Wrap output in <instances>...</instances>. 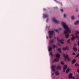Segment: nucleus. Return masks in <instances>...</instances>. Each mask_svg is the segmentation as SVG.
Here are the masks:
<instances>
[{
    "mask_svg": "<svg viewBox=\"0 0 79 79\" xmlns=\"http://www.w3.org/2000/svg\"><path fill=\"white\" fill-rule=\"evenodd\" d=\"M61 24L64 28L66 30L64 31V34L65 35V38H68V37H69V34H68V33H70V32H71V31H70L69 28V27H68V25L66 24V23L64 22H62Z\"/></svg>",
    "mask_w": 79,
    "mask_h": 79,
    "instance_id": "obj_1",
    "label": "nucleus"
},
{
    "mask_svg": "<svg viewBox=\"0 0 79 79\" xmlns=\"http://www.w3.org/2000/svg\"><path fill=\"white\" fill-rule=\"evenodd\" d=\"M77 34H79V31H76L75 33L76 37H73L71 38V40H74L75 39H76V38H79V36L77 35Z\"/></svg>",
    "mask_w": 79,
    "mask_h": 79,
    "instance_id": "obj_2",
    "label": "nucleus"
},
{
    "mask_svg": "<svg viewBox=\"0 0 79 79\" xmlns=\"http://www.w3.org/2000/svg\"><path fill=\"white\" fill-rule=\"evenodd\" d=\"M48 33L49 34V38L51 39V38L53 36V31H49Z\"/></svg>",
    "mask_w": 79,
    "mask_h": 79,
    "instance_id": "obj_3",
    "label": "nucleus"
},
{
    "mask_svg": "<svg viewBox=\"0 0 79 79\" xmlns=\"http://www.w3.org/2000/svg\"><path fill=\"white\" fill-rule=\"evenodd\" d=\"M63 56L64 58H66L67 59L68 61H69L71 60V58H68V55H65L63 53Z\"/></svg>",
    "mask_w": 79,
    "mask_h": 79,
    "instance_id": "obj_4",
    "label": "nucleus"
},
{
    "mask_svg": "<svg viewBox=\"0 0 79 79\" xmlns=\"http://www.w3.org/2000/svg\"><path fill=\"white\" fill-rule=\"evenodd\" d=\"M57 40L58 41V42H60L62 44H64V42H63V41H64V40L63 39H62L61 40L59 39L58 38H57Z\"/></svg>",
    "mask_w": 79,
    "mask_h": 79,
    "instance_id": "obj_5",
    "label": "nucleus"
},
{
    "mask_svg": "<svg viewBox=\"0 0 79 79\" xmlns=\"http://www.w3.org/2000/svg\"><path fill=\"white\" fill-rule=\"evenodd\" d=\"M55 68H56V65H52L51 66V69L52 71H55Z\"/></svg>",
    "mask_w": 79,
    "mask_h": 79,
    "instance_id": "obj_6",
    "label": "nucleus"
},
{
    "mask_svg": "<svg viewBox=\"0 0 79 79\" xmlns=\"http://www.w3.org/2000/svg\"><path fill=\"white\" fill-rule=\"evenodd\" d=\"M69 79H70V78H72L73 79H77V78H75L74 77H73V74L71 73H70L69 75Z\"/></svg>",
    "mask_w": 79,
    "mask_h": 79,
    "instance_id": "obj_7",
    "label": "nucleus"
},
{
    "mask_svg": "<svg viewBox=\"0 0 79 79\" xmlns=\"http://www.w3.org/2000/svg\"><path fill=\"white\" fill-rule=\"evenodd\" d=\"M67 65H64L63 67V73H64L66 71V69H67Z\"/></svg>",
    "mask_w": 79,
    "mask_h": 79,
    "instance_id": "obj_8",
    "label": "nucleus"
},
{
    "mask_svg": "<svg viewBox=\"0 0 79 79\" xmlns=\"http://www.w3.org/2000/svg\"><path fill=\"white\" fill-rule=\"evenodd\" d=\"M52 20L55 23H56L57 24H58V23H59V22L57 20H56V19H55V18H53L52 19Z\"/></svg>",
    "mask_w": 79,
    "mask_h": 79,
    "instance_id": "obj_9",
    "label": "nucleus"
},
{
    "mask_svg": "<svg viewBox=\"0 0 79 79\" xmlns=\"http://www.w3.org/2000/svg\"><path fill=\"white\" fill-rule=\"evenodd\" d=\"M62 49L63 50H69V47L67 46L65 48H63Z\"/></svg>",
    "mask_w": 79,
    "mask_h": 79,
    "instance_id": "obj_10",
    "label": "nucleus"
},
{
    "mask_svg": "<svg viewBox=\"0 0 79 79\" xmlns=\"http://www.w3.org/2000/svg\"><path fill=\"white\" fill-rule=\"evenodd\" d=\"M56 69L57 70H60V69H61V67L58 65L57 66Z\"/></svg>",
    "mask_w": 79,
    "mask_h": 79,
    "instance_id": "obj_11",
    "label": "nucleus"
},
{
    "mask_svg": "<svg viewBox=\"0 0 79 79\" xmlns=\"http://www.w3.org/2000/svg\"><path fill=\"white\" fill-rule=\"evenodd\" d=\"M59 61V59H55L54 60V63H55V62H58Z\"/></svg>",
    "mask_w": 79,
    "mask_h": 79,
    "instance_id": "obj_12",
    "label": "nucleus"
},
{
    "mask_svg": "<svg viewBox=\"0 0 79 79\" xmlns=\"http://www.w3.org/2000/svg\"><path fill=\"white\" fill-rule=\"evenodd\" d=\"M56 56L57 58H59L60 57V55L59 54H57L56 55Z\"/></svg>",
    "mask_w": 79,
    "mask_h": 79,
    "instance_id": "obj_13",
    "label": "nucleus"
},
{
    "mask_svg": "<svg viewBox=\"0 0 79 79\" xmlns=\"http://www.w3.org/2000/svg\"><path fill=\"white\" fill-rule=\"evenodd\" d=\"M52 47L54 49H55V48H57V46H56L55 45H52Z\"/></svg>",
    "mask_w": 79,
    "mask_h": 79,
    "instance_id": "obj_14",
    "label": "nucleus"
},
{
    "mask_svg": "<svg viewBox=\"0 0 79 79\" xmlns=\"http://www.w3.org/2000/svg\"><path fill=\"white\" fill-rule=\"evenodd\" d=\"M55 74L56 76H58L59 75V72L58 71L55 72Z\"/></svg>",
    "mask_w": 79,
    "mask_h": 79,
    "instance_id": "obj_15",
    "label": "nucleus"
},
{
    "mask_svg": "<svg viewBox=\"0 0 79 79\" xmlns=\"http://www.w3.org/2000/svg\"><path fill=\"white\" fill-rule=\"evenodd\" d=\"M79 23V21H78L75 22L74 24H75V25H77V24H78Z\"/></svg>",
    "mask_w": 79,
    "mask_h": 79,
    "instance_id": "obj_16",
    "label": "nucleus"
},
{
    "mask_svg": "<svg viewBox=\"0 0 79 79\" xmlns=\"http://www.w3.org/2000/svg\"><path fill=\"white\" fill-rule=\"evenodd\" d=\"M73 50L74 51H75V52H77V49L76 48L74 47L73 48Z\"/></svg>",
    "mask_w": 79,
    "mask_h": 79,
    "instance_id": "obj_17",
    "label": "nucleus"
},
{
    "mask_svg": "<svg viewBox=\"0 0 79 79\" xmlns=\"http://www.w3.org/2000/svg\"><path fill=\"white\" fill-rule=\"evenodd\" d=\"M57 51L59 52L60 53H61V49L60 48H58L57 49Z\"/></svg>",
    "mask_w": 79,
    "mask_h": 79,
    "instance_id": "obj_18",
    "label": "nucleus"
},
{
    "mask_svg": "<svg viewBox=\"0 0 79 79\" xmlns=\"http://www.w3.org/2000/svg\"><path fill=\"white\" fill-rule=\"evenodd\" d=\"M76 61V60L74 59L73 60H72V64H74V63Z\"/></svg>",
    "mask_w": 79,
    "mask_h": 79,
    "instance_id": "obj_19",
    "label": "nucleus"
},
{
    "mask_svg": "<svg viewBox=\"0 0 79 79\" xmlns=\"http://www.w3.org/2000/svg\"><path fill=\"white\" fill-rule=\"evenodd\" d=\"M52 50V48L49 47L48 48V51L50 52Z\"/></svg>",
    "mask_w": 79,
    "mask_h": 79,
    "instance_id": "obj_20",
    "label": "nucleus"
},
{
    "mask_svg": "<svg viewBox=\"0 0 79 79\" xmlns=\"http://www.w3.org/2000/svg\"><path fill=\"white\" fill-rule=\"evenodd\" d=\"M44 18H47L48 16V15H44Z\"/></svg>",
    "mask_w": 79,
    "mask_h": 79,
    "instance_id": "obj_21",
    "label": "nucleus"
},
{
    "mask_svg": "<svg viewBox=\"0 0 79 79\" xmlns=\"http://www.w3.org/2000/svg\"><path fill=\"white\" fill-rule=\"evenodd\" d=\"M53 42H54V40H50V43H53Z\"/></svg>",
    "mask_w": 79,
    "mask_h": 79,
    "instance_id": "obj_22",
    "label": "nucleus"
},
{
    "mask_svg": "<svg viewBox=\"0 0 79 79\" xmlns=\"http://www.w3.org/2000/svg\"><path fill=\"white\" fill-rule=\"evenodd\" d=\"M69 69H68L66 71V73H68V72H69Z\"/></svg>",
    "mask_w": 79,
    "mask_h": 79,
    "instance_id": "obj_23",
    "label": "nucleus"
},
{
    "mask_svg": "<svg viewBox=\"0 0 79 79\" xmlns=\"http://www.w3.org/2000/svg\"><path fill=\"white\" fill-rule=\"evenodd\" d=\"M75 66H77V67H78L79 66V64H75Z\"/></svg>",
    "mask_w": 79,
    "mask_h": 79,
    "instance_id": "obj_24",
    "label": "nucleus"
},
{
    "mask_svg": "<svg viewBox=\"0 0 79 79\" xmlns=\"http://www.w3.org/2000/svg\"><path fill=\"white\" fill-rule=\"evenodd\" d=\"M61 64H62V65H64V62H63V61H62L61 62Z\"/></svg>",
    "mask_w": 79,
    "mask_h": 79,
    "instance_id": "obj_25",
    "label": "nucleus"
},
{
    "mask_svg": "<svg viewBox=\"0 0 79 79\" xmlns=\"http://www.w3.org/2000/svg\"><path fill=\"white\" fill-rule=\"evenodd\" d=\"M75 18L74 17V16H72L71 17V19H74Z\"/></svg>",
    "mask_w": 79,
    "mask_h": 79,
    "instance_id": "obj_26",
    "label": "nucleus"
},
{
    "mask_svg": "<svg viewBox=\"0 0 79 79\" xmlns=\"http://www.w3.org/2000/svg\"><path fill=\"white\" fill-rule=\"evenodd\" d=\"M50 55L51 56H53V54H52V52H51L50 53Z\"/></svg>",
    "mask_w": 79,
    "mask_h": 79,
    "instance_id": "obj_27",
    "label": "nucleus"
},
{
    "mask_svg": "<svg viewBox=\"0 0 79 79\" xmlns=\"http://www.w3.org/2000/svg\"><path fill=\"white\" fill-rule=\"evenodd\" d=\"M55 31H56V32H58V30L57 29H56L55 30Z\"/></svg>",
    "mask_w": 79,
    "mask_h": 79,
    "instance_id": "obj_28",
    "label": "nucleus"
},
{
    "mask_svg": "<svg viewBox=\"0 0 79 79\" xmlns=\"http://www.w3.org/2000/svg\"><path fill=\"white\" fill-rule=\"evenodd\" d=\"M71 36H72L73 37H74V35H73V34H72L71 35Z\"/></svg>",
    "mask_w": 79,
    "mask_h": 79,
    "instance_id": "obj_29",
    "label": "nucleus"
},
{
    "mask_svg": "<svg viewBox=\"0 0 79 79\" xmlns=\"http://www.w3.org/2000/svg\"><path fill=\"white\" fill-rule=\"evenodd\" d=\"M77 45V44H75L74 45V46L75 47H76V46Z\"/></svg>",
    "mask_w": 79,
    "mask_h": 79,
    "instance_id": "obj_30",
    "label": "nucleus"
},
{
    "mask_svg": "<svg viewBox=\"0 0 79 79\" xmlns=\"http://www.w3.org/2000/svg\"><path fill=\"white\" fill-rule=\"evenodd\" d=\"M70 41V39H69L68 40H67V42H69Z\"/></svg>",
    "mask_w": 79,
    "mask_h": 79,
    "instance_id": "obj_31",
    "label": "nucleus"
},
{
    "mask_svg": "<svg viewBox=\"0 0 79 79\" xmlns=\"http://www.w3.org/2000/svg\"><path fill=\"white\" fill-rule=\"evenodd\" d=\"M60 10L62 12L63 11V9H60Z\"/></svg>",
    "mask_w": 79,
    "mask_h": 79,
    "instance_id": "obj_32",
    "label": "nucleus"
},
{
    "mask_svg": "<svg viewBox=\"0 0 79 79\" xmlns=\"http://www.w3.org/2000/svg\"><path fill=\"white\" fill-rule=\"evenodd\" d=\"M73 55H75V53H74V52H73Z\"/></svg>",
    "mask_w": 79,
    "mask_h": 79,
    "instance_id": "obj_33",
    "label": "nucleus"
},
{
    "mask_svg": "<svg viewBox=\"0 0 79 79\" xmlns=\"http://www.w3.org/2000/svg\"><path fill=\"white\" fill-rule=\"evenodd\" d=\"M64 18H65V17H66V15H65V14L64 15Z\"/></svg>",
    "mask_w": 79,
    "mask_h": 79,
    "instance_id": "obj_34",
    "label": "nucleus"
},
{
    "mask_svg": "<svg viewBox=\"0 0 79 79\" xmlns=\"http://www.w3.org/2000/svg\"><path fill=\"white\" fill-rule=\"evenodd\" d=\"M48 19H47L46 20V22H48Z\"/></svg>",
    "mask_w": 79,
    "mask_h": 79,
    "instance_id": "obj_35",
    "label": "nucleus"
},
{
    "mask_svg": "<svg viewBox=\"0 0 79 79\" xmlns=\"http://www.w3.org/2000/svg\"><path fill=\"white\" fill-rule=\"evenodd\" d=\"M78 73H79V69L77 70V71Z\"/></svg>",
    "mask_w": 79,
    "mask_h": 79,
    "instance_id": "obj_36",
    "label": "nucleus"
},
{
    "mask_svg": "<svg viewBox=\"0 0 79 79\" xmlns=\"http://www.w3.org/2000/svg\"><path fill=\"white\" fill-rule=\"evenodd\" d=\"M78 46H79V41H78Z\"/></svg>",
    "mask_w": 79,
    "mask_h": 79,
    "instance_id": "obj_37",
    "label": "nucleus"
},
{
    "mask_svg": "<svg viewBox=\"0 0 79 79\" xmlns=\"http://www.w3.org/2000/svg\"><path fill=\"white\" fill-rule=\"evenodd\" d=\"M43 10H44V11H45V9L44 8V9H43Z\"/></svg>",
    "mask_w": 79,
    "mask_h": 79,
    "instance_id": "obj_38",
    "label": "nucleus"
},
{
    "mask_svg": "<svg viewBox=\"0 0 79 79\" xmlns=\"http://www.w3.org/2000/svg\"><path fill=\"white\" fill-rule=\"evenodd\" d=\"M78 11V10H77V9H76V11Z\"/></svg>",
    "mask_w": 79,
    "mask_h": 79,
    "instance_id": "obj_39",
    "label": "nucleus"
},
{
    "mask_svg": "<svg viewBox=\"0 0 79 79\" xmlns=\"http://www.w3.org/2000/svg\"><path fill=\"white\" fill-rule=\"evenodd\" d=\"M59 29H60V30H61V28H60Z\"/></svg>",
    "mask_w": 79,
    "mask_h": 79,
    "instance_id": "obj_40",
    "label": "nucleus"
},
{
    "mask_svg": "<svg viewBox=\"0 0 79 79\" xmlns=\"http://www.w3.org/2000/svg\"><path fill=\"white\" fill-rule=\"evenodd\" d=\"M47 37V39H48V36H46Z\"/></svg>",
    "mask_w": 79,
    "mask_h": 79,
    "instance_id": "obj_41",
    "label": "nucleus"
},
{
    "mask_svg": "<svg viewBox=\"0 0 79 79\" xmlns=\"http://www.w3.org/2000/svg\"><path fill=\"white\" fill-rule=\"evenodd\" d=\"M78 17H79V15L78 16Z\"/></svg>",
    "mask_w": 79,
    "mask_h": 79,
    "instance_id": "obj_42",
    "label": "nucleus"
},
{
    "mask_svg": "<svg viewBox=\"0 0 79 79\" xmlns=\"http://www.w3.org/2000/svg\"><path fill=\"white\" fill-rule=\"evenodd\" d=\"M52 75H53V73H52Z\"/></svg>",
    "mask_w": 79,
    "mask_h": 79,
    "instance_id": "obj_43",
    "label": "nucleus"
},
{
    "mask_svg": "<svg viewBox=\"0 0 79 79\" xmlns=\"http://www.w3.org/2000/svg\"><path fill=\"white\" fill-rule=\"evenodd\" d=\"M55 8H57V7H56Z\"/></svg>",
    "mask_w": 79,
    "mask_h": 79,
    "instance_id": "obj_44",
    "label": "nucleus"
},
{
    "mask_svg": "<svg viewBox=\"0 0 79 79\" xmlns=\"http://www.w3.org/2000/svg\"><path fill=\"white\" fill-rule=\"evenodd\" d=\"M55 39H56V37H55Z\"/></svg>",
    "mask_w": 79,
    "mask_h": 79,
    "instance_id": "obj_45",
    "label": "nucleus"
},
{
    "mask_svg": "<svg viewBox=\"0 0 79 79\" xmlns=\"http://www.w3.org/2000/svg\"><path fill=\"white\" fill-rule=\"evenodd\" d=\"M64 60H66V59H65Z\"/></svg>",
    "mask_w": 79,
    "mask_h": 79,
    "instance_id": "obj_46",
    "label": "nucleus"
},
{
    "mask_svg": "<svg viewBox=\"0 0 79 79\" xmlns=\"http://www.w3.org/2000/svg\"><path fill=\"white\" fill-rule=\"evenodd\" d=\"M78 79H79V78H78Z\"/></svg>",
    "mask_w": 79,
    "mask_h": 79,
    "instance_id": "obj_47",
    "label": "nucleus"
}]
</instances>
